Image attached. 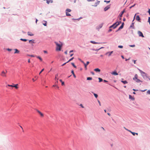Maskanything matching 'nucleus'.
<instances>
[{"mask_svg":"<svg viewBox=\"0 0 150 150\" xmlns=\"http://www.w3.org/2000/svg\"><path fill=\"white\" fill-rule=\"evenodd\" d=\"M60 44H59L57 42H55L54 43L57 46L56 50L57 51H60L62 45V43L60 41L59 42Z\"/></svg>","mask_w":150,"mask_h":150,"instance_id":"obj_2","label":"nucleus"},{"mask_svg":"<svg viewBox=\"0 0 150 150\" xmlns=\"http://www.w3.org/2000/svg\"><path fill=\"white\" fill-rule=\"evenodd\" d=\"M71 72L73 74H74L73 70H72L71 71Z\"/></svg>","mask_w":150,"mask_h":150,"instance_id":"obj_60","label":"nucleus"},{"mask_svg":"<svg viewBox=\"0 0 150 150\" xmlns=\"http://www.w3.org/2000/svg\"><path fill=\"white\" fill-rule=\"evenodd\" d=\"M79 105L81 106L82 108H84V106L82 104H81Z\"/></svg>","mask_w":150,"mask_h":150,"instance_id":"obj_48","label":"nucleus"},{"mask_svg":"<svg viewBox=\"0 0 150 150\" xmlns=\"http://www.w3.org/2000/svg\"><path fill=\"white\" fill-rule=\"evenodd\" d=\"M35 40H29V43L30 44H31L32 46H33V43H35Z\"/></svg>","mask_w":150,"mask_h":150,"instance_id":"obj_10","label":"nucleus"},{"mask_svg":"<svg viewBox=\"0 0 150 150\" xmlns=\"http://www.w3.org/2000/svg\"><path fill=\"white\" fill-rule=\"evenodd\" d=\"M110 5H111L110 4L109 5H108L106 7H105L104 8V11H106L107 10H108V9H109L110 7Z\"/></svg>","mask_w":150,"mask_h":150,"instance_id":"obj_6","label":"nucleus"},{"mask_svg":"<svg viewBox=\"0 0 150 150\" xmlns=\"http://www.w3.org/2000/svg\"><path fill=\"white\" fill-rule=\"evenodd\" d=\"M94 71H96V72H100V69H99L98 68H96L94 69Z\"/></svg>","mask_w":150,"mask_h":150,"instance_id":"obj_23","label":"nucleus"},{"mask_svg":"<svg viewBox=\"0 0 150 150\" xmlns=\"http://www.w3.org/2000/svg\"><path fill=\"white\" fill-rule=\"evenodd\" d=\"M136 19L137 21H138L139 22H140V20L141 19H140V18L139 16L137 15V16H136Z\"/></svg>","mask_w":150,"mask_h":150,"instance_id":"obj_12","label":"nucleus"},{"mask_svg":"<svg viewBox=\"0 0 150 150\" xmlns=\"http://www.w3.org/2000/svg\"><path fill=\"white\" fill-rule=\"evenodd\" d=\"M135 5V4H134L133 5V6H130V8H132V7H134V6Z\"/></svg>","mask_w":150,"mask_h":150,"instance_id":"obj_55","label":"nucleus"},{"mask_svg":"<svg viewBox=\"0 0 150 150\" xmlns=\"http://www.w3.org/2000/svg\"><path fill=\"white\" fill-rule=\"evenodd\" d=\"M146 90V89H145V90H141L140 91L142 92H144Z\"/></svg>","mask_w":150,"mask_h":150,"instance_id":"obj_51","label":"nucleus"},{"mask_svg":"<svg viewBox=\"0 0 150 150\" xmlns=\"http://www.w3.org/2000/svg\"><path fill=\"white\" fill-rule=\"evenodd\" d=\"M100 3V1H97L95 3L94 5H92V6H96L98 5Z\"/></svg>","mask_w":150,"mask_h":150,"instance_id":"obj_13","label":"nucleus"},{"mask_svg":"<svg viewBox=\"0 0 150 150\" xmlns=\"http://www.w3.org/2000/svg\"><path fill=\"white\" fill-rule=\"evenodd\" d=\"M108 54V56H110L111 55V54L110 53V52H107L106 54H105L107 55Z\"/></svg>","mask_w":150,"mask_h":150,"instance_id":"obj_32","label":"nucleus"},{"mask_svg":"<svg viewBox=\"0 0 150 150\" xmlns=\"http://www.w3.org/2000/svg\"><path fill=\"white\" fill-rule=\"evenodd\" d=\"M98 103L99 104V105L100 106L101 105V103H100V101L99 100H98Z\"/></svg>","mask_w":150,"mask_h":150,"instance_id":"obj_54","label":"nucleus"},{"mask_svg":"<svg viewBox=\"0 0 150 150\" xmlns=\"http://www.w3.org/2000/svg\"><path fill=\"white\" fill-rule=\"evenodd\" d=\"M94 0H87V1H88L90 2V1H94Z\"/></svg>","mask_w":150,"mask_h":150,"instance_id":"obj_56","label":"nucleus"},{"mask_svg":"<svg viewBox=\"0 0 150 150\" xmlns=\"http://www.w3.org/2000/svg\"><path fill=\"white\" fill-rule=\"evenodd\" d=\"M67 63V62H66V63H64V64H62V66H64V65H65V64Z\"/></svg>","mask_w":150,"mask_h":150,"instance_id":"obj_61","label":"nucleus"},{"mask_svg":"<svg viewBox=\"0 0 150 150\" xmlns=\"http://www.w3.org/2000/svg\"><path fill=\"white\" fill-rule=\"evenodd\" d=\"M66 15L67 16H71V14L68 13L67 12H66Z\"/></svg>","mask_w":150,"mask_h":150,"instance_id":"obj_30","label":"nucleus"},{"mask_svg":"<svg viewBox=\"0 0 150 150\" xmlns=\"http://www.w3.org/2000/svg\"><path fill=\"white\" fill-rule=\"evenodd\" d=\"M148 13H149V15H150V9H149V10L148 11Z\"/></svg>","mask_w":150,"mask_h":150,"instance_id":"obj_57","label":"nucleus"},{"mask_svg":"<svg viewBox=\"0 0 150 150\" xmlns=\"http://www.w3.org/2000/svg\"><path fill=\"white\" fill-rule=\"evenodd\" d=\"M74 57H72V58L70 59L68 61H67V63H68V62H69L70 61L74 59Z\"/></svg>","mask_w":150,"mask_h":150,"instance_id":"obj_38","label":"nucleus"},{"mask_svg":"<svg viewBox=\"0 0 150 150\" xmlns=\"http://www.w3.org/2000/svg\"><path fill=\"white\" fill-rule=\"evenodd\" d=\"M116 24H117V23H116V22H115V23H114L112 25L110 26V28H113V29H115L117 27V26H116Z\"/></svg>","mask_w":150,"mask_h":150,"instance_id":"obj_8","label":"nucleus"},{"mask_svg":"<svg viewBox=\"0 0 150 150\" xmlns=\"http://www.w3.org/2000/svg\"><path fill=\"white\" fill-rule=\"evenodd\" d=\"M123 28V27L122 25H121L120 27L119 28H118V30H120L122 29Z\"/></svg>","mask_w":150,"mask_h":150,"instance_id":"obj_37","label":"nucleus"},{"mask_svg":"<svg viewBox=\"0 0 150 150\" xmlns=\"http://www.w3.org/2000/svg\"><path fill=\"white\" fill-rule=\"evenodd\" d=\"M129 98L132 100H134V98L131 95H129Z\"/></svg>","mask_w":150,"mask_h":150,"instance_id":"obj_21","label":"nucleus"},{"mask_svg":"<svg viewBox=\"0 0 150 150\" xmlns=\"http://www.w3.org/2000/svg\"><path fill=\"white\" fill-rule=\"evenodd\" d=\"M117 24L116 25V26H117L118 25H119L120 23H121V21H117L116 22Z\"/></svg>","mask_w":150,"mask_h":150,"instance_id":"obj_20","label":"nucleus"},{"mask_svg":"<svg viewBox=\"0 0 150 150\" xmlns=\"http://www.w3.org/2000/svg\"><path fill=\"white\" fill-rule=\"evenodd\" d=\"M72 20H77L78 21H79L80 20V18H77V19L72 18Z\"/></svg>","mask_w":150,"mask_h":150,"instance_id":"obj_46","label":"nucleus"},{"mask_svg":"<svg viewBox=\"0 0 150 150\" xmlns=\"http://www.w3.org/2000/svg\"><path fill=\"white\" fill-rule=\"evenodd\" d=\"M7 86H8L12 87H13V85H10L9 84Z\"/></svg>","mask_w":150,"mask_h":150,"instance_id":"obj_50","label":"nucleus"},{"mask_svg":"<svg viewBox=\"0 0 150 150\" xmlns=\"http://www.w3.org/2000/svg\"><path fill=\"white\" fill-rule=\"evenodd\" d=\"M121 82L122 83H123L124 84H126V83H127V81H126V80H125V81H122V80L121 81Z\"/></svg>","mask_w":150,"mask_h":150,"instance_id":"obj_24","label":"nucleus"},{"mask_svg":"<svg viewBox=\"0 0 150 150\" xmlns=\"http://www.w3.org/2000/svg\"><path fill=\"white\" fill-rule=\"evenodd\" d=\"M98 79L99 80V82H102L103 81V79L102 78H98Z\"/></svg>","mask_w":150,"mask_h":150,"instance_id":"obj_34","label":"nucleus"},{"mask_svg":"<svg viewBox=\"0 0 150 150\" xmlns=\"http://www.w3.org/2000/svg\"><path fill=\"white\" fill-rule=\"evenodd\" d=\"M134 23L132 22V23L130 27L132 28L133 29H134L135 28H134Z\"/></svg>","mask_w":150,"mask_h":150,"instance_id":"obj_16","label":"nucleus"},{"mask_svg":"<svg viewBox=\"0 0 150 150\" xmlns=\"http://www.w3.org/2000/svg\"><path fill=\"white\" fill-rule=\"evenodd\" d=\"M27 33H28V35L29 36H33L34 35L32 33H31V32H28Z\"/></svg>","mask_w":150,"mask_h":150,"instance_id":"obj_19","label":"nucleus"},{"mask_svg":"<svg viewBox=\"0 0 150 150\" xmlns=\"http://www.w3.org/2000/svg\"><path fill=\"white\" fill-rule=\"evenodd\" d=\"M37 111L40 115L41 116H42V117L43 116V115H44L41 112H40V111H39L38 110H37Z\"/></svg>","mask_w":150,"mask_h":150,"instance_id":"obj_18","label":"nucleus"},{"mask_svg":"<svg viewBox=\"0 0 150 150\" xmlns=\"http://www.w3.org/2000/svg\"><path fill=\"white\" fill-rule=\"evenodd\" d=\"M15 52H14L15 54L18 53H19V51L17 49H15Z\"/></svg>","mask_w":150,"mask_h":150,"instance_id":"obj_25","label":"nucleus"},{"mask_svg":"<svg viewBox=\"0 0 150 150\" xmlns=\"http://www.w3.org/2000/svg\"><path fill=\"white\" fill-rule=\"evenodd\" d=\"M124 23H123H123H122V25H122V26L123 27V26H124Z\"/></svg>","mask_w":150,"mask_h":150,"instance_id":"obj_64","label":"nucleus"},{"mask_svg":"<svg viewBox=\"0 0 150 150\" xmlns=\"http://www.w3.org/2000/svg\"><path fill=\"white\" fill-rule=\"evenodd\" d=\"M20 40H21V41H23L24 42L26 41L27 40V39H22V38H21V39H20Z\"/></svg>","mask_w":150,"mask_h":150,"instance_id":"obj_29","label":"nucleus"},{"mask_svg":"<svg viewBox=\"0 0 150 150\" xmlns=\"http://www.w3.org/2000/svg\"><path fill=\"white\" fill-rule=\"evenodd\" d=\"M7 72V71H6V72H5L4 71H2L0 75L3 77H6V73Z\"/></svg>","mask_w":150,"mask_h":150,"instance_id":"obj_4","label":"nucleus"},{"mask_svg":"<svg viewBox=\"0 0 150 150\" xmlns=\"http://www.w3.org/2000/svg\"><path fill=\"white\" fill-rule=\"evenodd\" d=\"M90 42H91V43H93V44H98V43L97 42H95L94 41H90Z\"/></svg>","mask_w":150,"mask_h":150,"instance_id":"obj_28","label":"nucleus"},{"mask_svg":"<svg viewBox=\"0 0 150 150\" xmlns=\"http://www.w3.org/2000/svg\"><path fill=\"white\" fill-rule=\"evenodd\" d=\"M131 133L133 134V135L134 136L135 134H136L137 135H138V133H135L133 132H131Z\"/></svg>","mask_w":150,"mask_h":150,"instance_id":"obj_26","label":"nucleus"},{"mask_svg":"<svg viewBox=\"0 0 150 150\" xmlns=\"http://www.w3.org/2000/svg\"><path fill=\"white\" fill-rule=\"evenodd\" d=\"M138 34L139 37H141L142 38L144 37L142 33L140 31H138Z\"/></svg>","mask_w":150,"mask_h":150,"instance_id":"obj_5","label":"nucleus"},{"mask_svg":"<svg viewBox=\"0 0 150 150\" xmlns=\"http://www.w3.org/2000/svg\"><path fill=\"white\" fill-rule=\"evenodd\" d=\"M18 85V84H16L13 86V87H15L16 89H18V87L17 86Z\"/></svg>","mask_w":150,"mask_h":150,"instance_id":"obj_27","label":"nucleus"},{"mask_svg":"<svg viewBox=\"0 0 150 150\" xmlns=\"http://www.w3.org/2000/svg\"><path fill=\"white\" fill-rule=\"evenodd\" d=\"M91 92L94 95V96L96 98H97L98 97V95L97 94H96V93H94L93 92Z\"/></svg>","mask_w":150,"mask_h":150,"instance_id":"obj_22","label":"nucleus"},{"mask_svg":"<svg viewBox=\"0 0 150 150\" xmlns=\"http://www.w3.org/2000/svg\"><path fill=\"white\" fill-rule=\"evenodd\" d=\"M91 73L93 75H94L95 74L94 72L93 71H91Z\"/></svg>","mask_w":150,"mask_h":150,"instance_id":"obj_52","label":"nucleus"},{"mask_svg":"<svg viewBox=\"0 0 150 150\" xmlns=\"http://www.w3.org/2000/svg\"><path fill=\"white\" fill-rule=\"evenodd\" d=\"M37 57L39 59L40 61H42V59L40 56H37Z\"/></svg>","mask_w":150,"mask_h":150,"instance_id":"obj_35","label":"nucleus"},{"mask_svg":"<svg viewBox=\"0 0 150 150\" xmlns=\"http://www.w3.org/2000/svg\"><path fill=\"white\" fill-rule=\"evenodd\" d=\"M64 84V82L63 81L62 82V85H63Z\"/></svg>","mask_w":150,"mask_h":150,"instance_id":"obj_58","label":"nucleus"},{"mask_svg":"<svg viewBox=\"0 0 150 150\" xmlns=\"http://www.w3.org/2000/svg\"><path fill=\"white\" fill-rule=\"evenodd\" d=\"M132 90L134 91H137L138 90H136L134 89H133Z\"/></svg>","mask_w":150,"mask_h":150,"instance_id":"obj_62","label":"nucleus"},{"mask_svg":"<svg viewBox=\"0 0 150 150\" xmlns=\"http://www.w3.org/2000/svg\"><path fill=\"white\" fill-rule=\"evenodd\" d=\"M89 63V62H88V61H87L86 62V64H85V63H84V66H85V68L86 69H87V65Z\"/></svg>","mask_w":150,"mask_h":150,"instance_id":"obj_15","label":"nucleus"},{"mask_svg":"<svg viewBox=\"0 0 150 150\" xmlns=\"http://www.w3.org/2000/svg\"><path fill=\"white\" fill-rule=\"evenodd\" d=\"M56 86V87L57 88H59V87L58 86H57L56 85H53V87H54V86Z\"/></svg>","mask_w":150,"mask_h":150,"instance_id":"obj_53","label":"nucleus"},{"mask_svg":"<svg viewBox=\"0 0 150 150\" xmlns=\"http://www.w3.org/2000/svg\"><path fill=\"white\" fill-rule=\"evenodd\" d=\"M138 75L137 74H135L134 75V78H133L134 80L137 83H139L140 82L142 81L140 80L139 79H137Z\"/></svg>","mask_w":150,"mask_h":150,"instance_id":"obj_3","label":"nucleus"},{"mask_svg":"<svg viewBox=\"0 0 150 150\" xmlns=\"http://www.w3.org/2000/svg\"><path fill=\"white\" fill-rule=\"evenodd\" d=\"M42 24L45 26H47V22L45 21H43L42 22Z\"/></svg>","mask_w":150,"mask_h":150,"instance_id":"obj_14","label":"nucleus"},{"mask_svg":"<svg viewBox=\"0 0 150 150\" xmlns=\"http://www.w3.org/2000/svg\"><path fill=\"white\" fill-rule=\"evenodd\" d=\"M118 18H119V19L120 20H121V19H122V18H121V17H118Z\"/></svg>","mask_w":150,"mask_h":150,"instance_id":"obj_63","label":"nucleus"},{"mask_svg":"<svg viewBox=\"0 0 150 150\" xmlns=\"http://www.w3.org/2000/svg\"><path fill=\"white\" fill-rule=\"evenodd\" d=\"M111 74L114 75H118V74L115 71H113L111 73Z\"/></svg>","mask_w":150,"mask_h":150,"instance_id":"obj_17","label":"nucleus"},{"mask_svg":"<svg viewBox=\"0 0 150 150\" xmlns=\"http://www.w3.org/2000/svg\"><path fill=\"white\" fill-rule=\"evenodd\" d=\"M118 47L120 48H122L123 47V46L122 45H119L118 46Z\"/></svg>","mask_w":150,"mask_h":150,"instance_id":"obj_41","label":"nucleus"},{"mask_svg":"<svg viewBox=\"0 0 150 150\" xmlns=\"http://www.w3.org/2000/svg\"><path fill=\"white\" fill-rule=\"evenodd\" d=\"M81 62L83 64H84V63H85L84 62H83V61L82 60H81Z\"/></svg>","mask_w":150,"mask_h":150,"instance_id":"obj_59","label":"nucleus"},{"mask_svg":"<svg viewBox=\"0 0 150 150\" xmlns=\"http://www.w3.org/2000/svg\"><path fill=\"white\" fill-rule=\"evenodd\" d=\"M27 56H30V57H35L34 55H32L28 54Z\"/></svg>","mask_w":150,"mask_h":150,"instance_id":"obj_43","label":"nucleus"},{"mask_svg":"<svg viewBox=\"0 0 150 150\" xmlns=\"http://www.w3.org/2000/svg\"><path fill=\"white\" fill-rule=\"evenodd\" d=\"M44 70V69H42L41 71H40V72L39 73V75H40L42 72V71H43Z\"/></svg>","mask_w":150,"mask_h":150,"instance_id":"obj_44","label":"nucleus"},{"mask_svg":"<svg viewBox=\"0 0 150 150\" xmlns=\"http://www.w3.org/2000/svg\"><path fill=\"white\" fill-rule=\"evenodd\" d=\"M103 26V24H101L98 26H97L96 27V29L98 30H99Z\"/></svg>","mask_w":150,"mask_h":150,"instance_id":"obj_7","label":"nucleus"},{"mask_svg":"<svg viewBox=\"0 0 150 150\" xmlns=\"http://www.w3.org/2000/svg\"><path fill=\"white\" fill-rule=\"evenodd\" d=\"M110 0L107 1L106 0L104 1V2H106L107 3H109L110 2Z\"/></svg>","mask_w":150,"mask_h":150,"instance_id":"obj_39","label":"nucleus"},{"mask_svg":"<svg viewBox=\"0 0 150 150\" xmlns=\"http://www.w3.org/2000/svg\"><path fill=\"white\" fill-rule=\"evenodd\" d=\"M139 70V71L140 72V73L141 75L143 78L145 80L148 81L147 80V79L148 78V75L146 73H145V72L142 71L141 70L138 69Z\"/></svg>","mask_w":150,"mask_h":150,"instance_id":"obj_1","label":"nucleus"},{"mask_svg":"<svg viewBox=\"0 0 150 150\" xmlns=\"http://www.w3.org/2000/svg\"><path fill=\"white\" fill-rule=\"evenodd\" d=\"M71 64L75 68H76V66L74 65V63H71Z\"/></svg>","mask_w":150,"mask_h":150,"instance_id":"obj_36","label":"nucleus"},{"mask_svg":"<svg viewBox=\"0 0 150 150\" xmlns=\"http://www.w3.org/2000/svg\"><path fill=\"white\" fill-rule=\"evenodd\" d=\"M58 76V74L56 75V76H55V80H56L57 79V77Z\"/></svg>","mask_w":150,"mask_h":150,"instance_id":"obj_49","label":"nucleus"},{"mask_svg":"<svg viewBox=\"0 0 150 150\" xmlns=\"http://www.w3.org/2000/svg\"><path fill=\"white\" fill-rule=\"evenodd\" d=\"M92 79V78L91 77H88L87 78V80H91Z\"/></svg>","mask_w":150,"mask_h":150,"instance_id":"obj_33","label":"nucleus"},{"mask_svg":"<svg viewBox=\"0 0 150 150\" xmlns=\"http://www.w3.org/2000/svg\"><path fill=\"white\" fill-rule=\"evenodd\" d=\"M44 1H46V3L47 4H49L50 3H52L53 1L52 0H43Z\"/></svg>","mask_w":150,"mask_h":150,"instance_id":"obj_11","label":"nucleus"},{"mask_svg":"<svg viewBox=\"0 0 150 150\" xmlns=\"http://www.w3.org/2000/svg\"><path fill=\"white\" fill-rule=\"evenodd\" d=\"M6 50L8 51H11L12 50L11 49H9V48H7V49H6Z\"/></svg>","mask_w":150,"mask_h":150,"instance_id":"obj_47","label":"nucleus"},{"mask_svg":"<svg viewBox=\"0 0 150 150\" xmlns=\"http://www.w3.org/2000/svg\"><path fill=\"white\" fill-rule=\"evenodd\" d=\"M125 12V10L124 9L120 13L119 15L118 16V17H122V16L123 13H124V12Z\"/></svg>","mask_w":150,"mask_h":150,"instance_id":"obj_9","label":"nucleus"},{"mask_svg":"<svg viewBox=\"0 0 150 150\" xmlns=\"http://www.w3.org/2000/svg\"><path fill=\"white\" fill-rule=\"evenodd\" d=\"M147 93L148 94L150 95V90H148L147 91Z\"/></svg>","mask_w":150,"mask_h":150,"instance_id":"obj_40","label":"nucleus"},{"mask_svg":"<svg viewBox=\"0 0 150 150\" xmlns=\"http://www.w3.org/2000/svg\"><path fill=\"white\" fill-rule=\"evenodd\" d=\"M129 46L131 47H135V46L134 45H129Z\"/></svg>","mask_w":150,"mask_h":150,"instance_id":"obj_42","label":"nucleus"},{"mask_svg":"<svg viewBox=\"0 0 150 150\" xmlns=\"http://www.w3.org/2000/svg\"><path fill=\"white\" fill-rule=\"evenodd\" d=\"M71 11V10L69 9H67L66 10V12H70Z\"/></svg>","mask_w":150,"mask_h":150,"instance_id":"obj_31","label":"nucleus"},{"mask_svg":"<svg viewBox=\"0 0 150 150\" xmlns=\"http://www.w3.org/2000/svg\"><path fill=\"white\" fill-rule=\"evenodd\" d=\"M148 22L149 23V24H150V17H149L148 20Z\"/></svg>","mask_w":150,"mask_h":150,"instance_id":"obj_45","label":"nucleus"}]
</instances>
